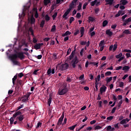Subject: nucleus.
Returning <instances> with one entry per match:
<instances>
[{
	"label": "nucleus",
	"instance_id": "obj_1",
	"mask_svg": "<svg viewBox=\"0 0 131 131\" xmlns=\"http://www.w3.org/2000/svg\"><path fill=\"white\" fill-rule=\"evenodd\" d=\"M11 61L14 64V65H18V61L16 60L17 58H19L20 60H24L25 59V56L24 55L23 52H17V54H12L11 56H9Z\"/></svg>",
	"mask_w": 131,
	"mask_h": 131
},
{
	"label": "nucleus",
	"instance_id": "obj_2",
	"mask_svg": "<svg viewBox=\"0 0 131 131\" xmlns=\"http://www.w3.org/2000/svg\"><path fill=\"white\" fill-rule=\"evenodd\" d=\"M69 89L67 88V85L66 84L64 85V88H62V89H59L58 91V94L59 96H64V95H66Z\"/></svg>",
	"mask_w": 131,
	"mask_h": 131
},
{
	"label": "nucleus",
	"instance_id": "obj_3",
	"mask_svg": "<svg viewBox=\"0 0 131 131\" xmlns=\"http://www.w3.org/2000/svg\"><path fill=\"white\" fill-rule=\"evenodd\" d=\"M24 111H25V110H21L20 111H18L15 112V114L13 115V117L10 119V124H13V123H14V118H16L17 116H19V115H21V114H22V112H24Z\"/></svg>",
	"mask_w": 131,
	"mask_h": 131
},
{
	"label": "nucleus",
	"instance_id": "obj_4",
	"mask_svg": "<svg viewBox=\"0 0 131 131\" xmlns=\"http://www.w3.org/2000/svg\"><path fill=\"white\" fill-rule=\"evenodd\" d=\"M78 62H79V61L78 60V58H77V56H75L71 61L73 68H75V67H76V64H78Z\"/></svg>",
	"mask_w": 131,
	"mask_h": 131
},
{
	"label": "nucleus",
	"instance_id": "obj_5",
	"mask_svg": "<svg viewBox=\"0 0 131 131\" xmlns=\"http://www.w3.org/2000/svg\"><path fill=\"white\" fill-rule=\"evenodd\" d=\"M69 67V64L67 62H66L64 64H62L59 67V69L61 71H64V70H67V69Z\"/></svg>",
	"mask_w": 131,
	"mask_h": 131
},
{
	"label": "nucleus",
	"instance_id": "obj_6",
	"mask_svg": "<svg viewBox=\"0 0 131 131\" xmlns=\"http://www.w3.org/2000/svg\"><path fill=\"white\" fill-rule=\"evenodd\" d=\"M89 65H94V66H96V67H98V64H99V62H89V61H86L85 64V68H88L89 67Z\"/></svg>",
	"mask_w": 131,
	"mask_h": 131
},
{
	"label": "nucleus",
	"instance_id": "obj_7",
	"mask_svg": "<svg viewBox=\"0 0 131 131\" xmlns=\"http://www.w3.org/2000/svg\"><path fill=\"white\" fill-rule=\"evenodd\" d=\"M64 113H62V115L61 116V117H60V118L59 119L58 122H57V125H58V126H60V125H61V124H62V122L63 121V119H64Z\"/></svg>",
	"mask_w": 131,
	"mask_h": 131
},
{
	"label": "nucleus",
	"instance_id": "obj_8",
	"mask_svg": "<svg viewBox=\"0 0 131 131\" xmlns=\"http://www.w3.org/2000/svg\"><path fill=\"white\" fill-rule=\"evenodd\" d=\"M16 120L19 121V122H22L24 120V115L20 114L17 116Z\"/></svg>",
	"mask_w": 131,
	"mask_h": 131
},
{
	"label": "nucleus",
	"instance_id": "obj_9",
	"mask_svg": "<svg viewBox=\"0 0 131 131\" xmlns=\"http://www.w3.org/2000/svg\"><path fill=\"white\" fill-rule=\"evenodd\" d=\"M75 7H76V3L72 1V3L69 5V8L68 9L71 11V10H72V9H74Z\"/></svg>",
	"mask_w": 131,
	"mask_h": 131
},
{
	"label": "nucleus",
	"instance_id": "obj_10",
	"mask_svg": "<svg viewBox=\"0 0 131 131\" xmlns=\"http://www.w3.org/2000/svg\"><path fill=\"white\" fill-rule=\"evenodd\" d=\"M71 11L69 9H68L66 12L64 13L63 15L62 16V18H64V20H67V16L69 14V13H70Z\"/></svg>",
	"mask_w": 131,
	"mask_h": 131
},
{
	"label": "nucleus",
	"instance_id": "obj_11",
	"mask_svg": "<svg viewBox=\"0 0 131 131\" xmlns=\"http://www.w3.org/2000/svg\"><path fill=\"white\" fill-rule=\"evenodd\" d=\"M105 2L106 3L105 5H110V6H112L114 3V0H105Z\"/></svg>",
	"mask_w": 131,
	"mask_h": 131
},
{
	"label": "nucleus",
	"instance_id": "obj_12",
	"mask_svg": "<svg viewBox=\"0 0 131 131\" xmlns=\"http://www.w3.org/2000/svg\"><path fill=\"white\" fill-rule=\"evenodd\" d=\"M106 90H107V87H106V86L101 87L100 89L101 95H102V94H103V93H105V92H106Z\"/></svg>",
	"mask_w": 131,
	"mask_h": 131
},
{
	"label": "nucleus",
	"instance_id": "obj_13",
	"mask_svg": "<svg viewBox=\"0 0 131 131\" xmlns=\"http://www.w3.org/2000/svg\"><path fill=\"white\" fill-rule=\"evenodd\" d=\"M80 33H81V36L80 37H82L83 36V34H84V27H81L80 28Z\"/></svg>",
	"mask_w": 131,
	"mask_h": 131
},
{
	"label": "nucleus",
	"instance_id": "obj_14",
	"mask_svg": "<svg viewBox=\"0 0 131 131\" xmlns=\"http://www.w3.org/2000/svg\"><path fill=\"white\" fill-rule=\"evenodd\" d=\"M17 83V85H20V86H21V88L24 85V83L23 82V81H22V80H18Z\"/></svg>",
	"mask_w": 131,
	"mask_h": 131
},
{
	"label": "nucleus",
	"instance_id": "obj_15",
	"mask_svg": "<svg viewBox=\"0 0 131 131\" xmlns=\"http://www.w3.org/2000/svg\"><path fill=\"white\" fill-rule=\"evenodd\" d=\"M30 23L31 24H35V18L33 16H32L31 17V19H30Z\"/></svg>",
	"mask_w": 131,
	"mask_h": 131
},
{
	"label": "nucleus",
	"instance_id": "obj_16",
	"mask_svg": "<svg viewBox=\"0 0 131 131\" xmlns=\"http://www.w3.org/2000/svg\"><path fill=\"white\" fill-rule=\"evenodd\" d=\"M106 34H107V35H109V36H112V35H113V33H112V32L110 30H107L106 31Z\"/></svg>",
	"mask_w": 131,
	"mask_h": 131
},
{
	"label": "nucleus",
	"instance_id": "obj_17",
	"mask_svg": "<svg viewBox=\"0 0 131 131\" xmlns=\"http://www.w3.org/2000/svg\"><path fill=\"white\" fill-rule=\"evenodd\" d=\"M52 96H51V95H49V98L48 100V104L49 107L50 106H51V104L52 103Z\"/></svg>",
	"mask_w": 131,
	"mask_h": 131
},
{
	"label": "nucleus",
	"instance_id": "obj_18",
	"mask_svg": "<svg viewBox=\"0 0 131 131\" xmlns=\"http://www.w3.org/2000/svg\"><path fill=\"white\" fill-rule=\"evenodd\" d=\"M70 34H71V32H70V31H67L65 32V33H64L62 35V36L65 37V36H67V35H70Z\"/></svg>",
	"mask_w": 131,
	"mask_h": 131
},
{
	"label": "nucleus",
	"instance_id": "obj_19",
	"mask_svg": "<svg viewBox=\"0 0 131 131\" xmlns=\"http://www.w3.org/2000/svg\"><path fill=\"white\" fill-rule=\"evenodd\" d=\"M123 34H126L127 35L128 34H131V32L129 31V30L127 29V30H124V31L123 32Z\"/></svg>",
	"mask_w": 131,
	"mask_h": 131
},
{
	"label": "nucleus",
	"instance_id": "obj_20",
	"mask_svg": "<svg viewBox=\"0 0 131 131\" xmlns=\"http://www.w3.org/2000/svg\"><path fill=\"white\" fill-rule=\"evenodd\" d=\"M21 99H22L21 101L23 102L24 103L26 102V101L28 100V98H27L26 95H24V96L21 97Z\"/></svg>",
	"mask_w": 131,
	"mask_h": 131
},
{
	"label": "nucleus",
	"instance_id": "obj_21",
	"mask_svg": "<svg viewBox=\"0 0 131 131\" xmlns=\"http://www.w3.org/2000/svg\"><path fill=\"white\" fill-rule=\"evenodd\" d=\"M75 54V51H72L71 54L69 56L70 60H72V59H73V57H74Z\"/></svg>",
	"mask_w": 131,
	"mask_h": 131
},
{
	"label": "nucleus",
	"instance_id": "obj_22",
	"mask_svg": "<svg viewBox=\"0 0 131 131\" xmlns=\"http://www.w3.org/2000/svg\"><path fill=\"white\" fill-rule=\"evenodd\" d=\"M45 23H46V21L45 20H42L40 24V27L41 28H43V26H45Z\"/></svg>",
	"mask_w": 131,
	"mask_h": 131
},
{
	"label": "nucleus",
	"instance_id": "obj_23",
	"mask_svg": "<svg viewBox=\"0 0 131 131\" xmlns=\"http://www.w3.org/2000/svg\"><path fill=\"white\" fill-rule=\"evenodd\" d=\"M16 79H17V75H15L14 77L12 78V83L13 85H15V83H16Z\"/></svg>",
	"mask_w": 131,
	"mask_h": 131
},
{
	"label": "nucleus",
	"instance_id": "obj_24",
	"mask_svg": "<svg viewBox=\"0 0 131 131\" xmlns=\"http://www.w3.org/2000/svg\"><path fill=\"white\" fill-rule=\"evenodd\" d=\"M108 25V21L107 20H105L102 23L103 27H106Z\"/></svg>",
	"mask_w": 131,
	"mask_h": 131
},
{
	"label": "nucleus",
	"instance_id": "obj_25",
	"mask_svg": "<svg viewBox=\"0 0 131 131\" xmlns=\"http://www.w3.org/2000/svg\"><path fill=\"white\" fill-rule=\"evenodd\" d=\"M67 81L68 82H71L72 81V76H68L67 78Z\"/></svg>",
	"mask_w": 131,
	"mask_h": 131
},
{
	"label": "nucleus",
	"instance_id": "obj_26",
	"mask_svg": "<svg viewBox=\"0 0 131 131\" xmlns=\"http://www.w3.org/2000/svg\"><path fill=\"white\" fill-rule=\"evenodd\" d=\"M77 126V124H76L71 127H69V129H70V130H74V128Z\"/></svg>",
	"mask_w": 131,
	"mask_h": 131
},
{
	"label": "nucleus",
	"instance_id": "obj_27",
	"mask_svg": "<svg viewBox=\"0 0 131 131\" xmlns=\"http://www.w3.org/2000/svg\"><path fill=\"white\" fill-rule=\"evenodd\" d=\"M34 48L35 50H39L40 49V46H39V43H36L34 46Z\"/></svg>",
	"mask_w": 131,
	"mask_h": 131
},
{
	"label": "nucleus",
	"instance_id": "obj_28",
	"mask_svg": "<svg viewBox=\"0 0 131 131\" xmlns=\"http://www.w3.org/2000/svg\"><path fill=\"white\" fill-rule=\"evenodd\" d=\"M51 3V0H44L45 6H48Z\"/></svg>",
	"mask_w": 131,
	"mask_h": 131
},
{
	"label": "nucleus",
	"instance_id": "obj_29",
	"mask_svg": "<svg viewBox=\"0 0 131 131\" xmlns=\"http://www.w3.org/2000/svg\"><path fill=\"white\" fill-rule=\"evenodd\" d=\"M21 88H22V86H20V85L17 84L15 89L16 90H17V92H21Z\"/></svg>",
	"mask_w": 131,
	"mask_h": 131
},
{
	"label": "nucleus",
	"instance_id": "obj_30",
	"mask_svg": "<svg viewBox=\"0 0 131 131\" xmlns=\"http://www.w3.org/2000/svg\"><path fill=\"white\" fill-rule=\"evenodd\" d=\"M98 2V0H95L93 2H91V6L94 7L96 5V3Z\"/></svg>",
	"mask_w": 131,
	"mask_h": 131
},
{
	"label": "nucleus",
	"instance_id": "obj_31",
	"mask_svg": "<svg viewBox=\"0 0 131 131\" xmlns=\"http://www.w3.org/2000/svg\"><path fill=\"white\" fill-rule=\"evenodd\" d=\"M29 31H30V32H31V35H32V36H34V33L33 32V29H32V28H30L29 29Z\"/></svg>",
	"mask_w": 131,
	"mask_h": 131
},
{
	"label": "nucleus",
	"instance_id": "obj_32",
	"mask_svg": "<svg viewBox=\"0 0 131 131\" xmlns=\"http://www.w3.org/2000/svg\"><path fill=\"white\" fill-rule=\"evenodd\" d=\"M101 78V75L100 74H99L97 78H95V82H97V81H100V79Z\"/></svg>",
	"mask_w": 131,
	"mask_h": 131
},
{
	"label": "nucleus",
	"instance_id": "obj_33",
	"mask_svg": "<svg viewBox=\"0 0 131 131\" xmlns=\"http://www.w3.org/2000/svg\"><path fill=\"white\" fill-rule=\"evenodd\" d=\"M89 20L90 21V22H94V21H95V18L92 17V16H89L88 17Z\"/></svg>",
	"mask_w": 131,
	"mask_h": 131
},
{
	"label": "nucleus",
	"instance_id": "obj_34",
	"mask_svg": "<svg viewBox=\"0 0 131 131\" xmlns=\"http://www.w3.org/2000/svg\"><path fill=\"white\" fill-rule=\"evenodd\" d=\"M121 4L123 6H125V5H127V4H128V2L127 1H120Z\"/></svg>",
	"mask_w": 131,
	"mask_h": 131
},
{
	"label": "nucleus",
	"instance_id": "obj_35",
	"mask_svg": "<svg viewBox=\"0 0 131 131\" xmlns=\"http://www.w3.org/2000/svg\"><path fill=\"white\" fill-rule=\"evenodd\" d=\"M81 7H82V4L80 2L77 8L78 11H80L81 10Z\"/></svg>",
	"mask_w": 131,
	"mask_h": 131
},
{
	"label": "nucleus",
	"instance_id": "obj_36",
	"mask_svg": "<svg viewBox=\"0 0 131 131\" xmlns=\"http://www.w3.org/2000/svg\"><path fill=\"white\" fill-rule=\"evenodd\" d=\"M112 78H113L112 77H111L110 78L107 77L106 79V81L107 83H108V82H110V81H111V80H112Z\"/></svg>",
	"mask_w": 131,
	"mask_h": 131
},
{
	"label": "nucleus",
	"instance_id": "obj_37",
	"mask_svg": "<svg viewBox=\"0 0 131 131\" xmlns=\"http://www.w3.org/2000/svg\"><path fill=\"white\" fill-rule=\"evenodd\" d=\"M50 17L49 16V15L46 14L45 15V20H46V21H47L48 22V21H50Z\"/></svg>",
	"mask_w": 131,
	"mask_h": 131
},
{
	"label": "nucleus",
	"instance_id": "obj_38",
	"mask_svg": "<svg viewBox=\"0 0 131 131\" xmlns=\"http://www.w3.org/2000/svg\"><path fill=\"white\" fill-rule=\"evenodd\" d=\"M121 13H122V11L119 10L118 11V13L115 15V17H119V16H120V15H121Z\"/></svg>",
	"mask_w": 131,
	"mask_h": 131
},
{
	"label": "nucleus",
	"instance_id": "obj_39",
	"mask_svg": "<svg viewBox=\"0 0 131 131\" xmlns=\"http://www.w3.org/2000/svg\"><path fill=\"white\" fill-rule=\"evenodd\" d=\"M122 57V53H120L118 55H116V59H119Z\"/></svg>",
	"mask_w": 131,
	"mask_h": 131
},
{
	"label": "nucleus",
	"instance_id": "obj_40",
	"mask_svg": "<svg viewBox=\"0 0 131 131\" xmlns=\"http://www.w3.org/2000/svg\"><path fill=\"white\" fill-rule=\"evenodd\" d=\"M111 74H112V73L111 71H108L105 73V76H110Z\"/></svg>",
	"mask_w": 131,
	"mask_h": 131
},
{
	"label": "nucleus",
	"instance_id": "obj_41",
	"mask_svg": "<svg viewBox=\"0 0 131 131\" xmlns=\"http://www.w3.org/2000/svg\"><path fill=\"white\" fill-rule=\"evenodd\" d=\"M89 5V2H85L83 5V10L86 9V6Z\"/></svg>",
	"mask_w": 131,
	"mask_h": 131
},
{
	"label": "nucleus",
	"instance_id": "obj_42",
	"mask_svg": "<svg viewBox=\"0 0 131 131\" xmlns=\"http://www.w3.org/2000/svg\"><path fill=\"white\" fill-rule=\"evenodd\" d=\"M118 45H117V43H115V44H114V47H113V51H116V50H117V47H118Z\"/></svg>",
	"mask_w": 131,
	"mask_h": 131
},
{
	"label": "nucleus",
	"instance_id": "obj_43",
	"mask_svg": "<svg viewBox=\"0 0 131 131\" xmlns=\"http://www.w3.org/2000/svg\"><path fill=\"white\" fill-rule=\"evenodd\" d=\"M122 70L123 71H124V70H129V67H128L127 66H125L123 67Z\"/></svg>",
	"mask_w": 131,
	"mask_h": 131
},
{
	"label": "nucleus",
	"instance_id": "obj_44",
	"mask_svg": "<svg viewBox=\"0 0 131 131\" xmlns=\"http://www.w3.org/2000/svg\"><path fill=\"white\" fill-rule=\"evenodd\" d=\"M42 124V123H41V122H38L37 126L36 127V128H38V127H41Z\"/></svg>",
	"mask_w": 131,
	"mask_h": 131
},
{
	"label": "nucleus",
	"instance_id": "obj_45",
	"mask_svg": "<svg viewBox=\"0 0 131 131\" xmlns=\"http://www.w3.org/2000/svg\"><path fill=\"white\" fill-rule=\"evenodd\" d=\"M104 42H105L104 40H101L99 43V47H104Z\"/></svg>",
	"mask_w": 131,
	"mask_h": 131
},
{
	"label": "nucleus",
	"instance_id": "obj_46",
	"mask_svg": "<svg viewBox=\"0 0 131 131\" xmlns=\"http://www.w3.org/2000/svg\"><path fill=\"white\" fill-rule=\"evenodd\" d=\"M51 73H52V69L50 68L47 71V75H49V76H50Z\"/></svg>",
	"mask_w": 131,
	"mask_h": 131
},
{
	"label": "nucleus",
	"instance_id": "obj_47",
	"mask_svg": "<svg viewBox=\"0 0 131 131\" xmlns=\"http://www.w3.org/2000/svg\"><path fill=\"white\" fill-rule=\"evenodd\" d=\"M57 15H58V12H55L54 14L52 15L53 20H55L56 19Z\"/></svg>",
	"mask_w": 131,
	"mask_h": 131
},
{
	"label": "nucleus",
	"instance_id": "obj_48",
	"mask_svg": "<svg viewBox=\"0 0 131 131\" xmlns=\"http://www.w3.org/2000/svg\"><path fill=\"white\" fill-rule=\"evenodd\" d=\"M122 103H123L122 100H121L119 102V103H118V107L119 109V108H120V107H121V105H122Z\"/></svg>",
	"mask_w": 131,
	"mask_h": 131
},
{
	"label": "nucleus",
	"instance_id": "obj_49",
	"mask_svg": "<svg viewBox=\"0 0 131 131\" xmlns=\"http://www.w3.org/2000/svg\"><path fill=\"white\" fill-rule=\"evenodd\" d=\"M52 32H54V31H56V25H53L52 26V28L51 29V31Z\"/></svg>",
	"mask_w": 131,
	"mask_h": 131
},
{
	"label": "nucleus",
	"instance_id": "obj_50",
	"mask_svg": "<svg viewBox=\"0 0 131 131\" xmlns=\"http://www.w3.org/2000/svg\"><path fill=\"white\" fill-rule=\"evenodd\" d=\"M99 84V82H98L97 81L95 82V88L96 91L98 92L99 91V89H98V85Z\"/></svg>",
	"mask_w": 131,
	"mask_h": 131
},
{
	"label": "nucleus",
	"instance_id": "obj_51",
	"mask_svg": "<svg viewBox=\"0 0 131 131\" xmlns=\"http://www.w3.org/2000/svg\"><path fill=\"white\" fill-rule=\"evenodd\" d=\"M84 51V49H82L81 50V51L80 52V55L81 56V57H82L83 56V52Z\"/></svg>",
	"mask_w": 131,
	"mask_h": 131
},
{
	"label": "nucleus",
	"instance_id": "obj_52",
	"mask_svg": "<svg viewBox=\"0 0 131 131\" xmlns=\"http://www.w3.org/2000/svg\"><path fill=\"white\" fill-rule=\"evenodd\" d=\"M120 124H124V123H126V120L123 119L122 121L120 122Z\"/></svg>",
	"mask_w": 131,
	"mask_h": 131
},
{
	"label": "nucleus",
	"instance_id": "obj_53",
	"mask_svg": "<svg viewBox=\"0 0 131 131\" xmlns=\"http://www.w3.org/2000/svg\"><path fill=\"white\" fill-rule=\"evenodd\" d=\"M73 21H74V17H71L69 21L70 24H71Z\"/></svg>",
	"mask_w": 131,
	"mask_h": 131
},
{
	"label": "nucleus",
	"instance_id": "obj_54",
	"mask_svg": "<svg viewBox=\"0 0 131 131\" xmlns=\"http://www.w3.org/2000/svg\"><path fill=\"white\" fill-rule=\"evenodd\" d=\"M114 118V117L113 116H110V117H108L106 119L107 120H110V121H111V120H112Z\"/></svg>",
	"mask_w": 131,
	"mask_h": 131
},
{
	"label": "nucleus",
	"instance_id": "obj_55",
	"mask_svg": "<svg viewBox=\"0 0 131 131\" xmlns=\"http://www.w3.org/2000/svg\"><path fill=\"white\" fill-rule=\"evenodd\" d=\"M100 128H102V127L100 125H97L95 127V129H100Z\"/></svg>",
	"mask_w": 131,
	"mask_h": 131
},
{
	"label": "nucleus",
	"instance_id": "obj_56",
	"mask_svg": "<svg viewBox=\"0 0 131 131\" xmlns=\"http://www.w3.org/2000/svg\"><path fill=\"white\" fill-rule=\"evenodd\" d=\"M124 84V83L123 82H119V86H120V88L123 87Z\"/></svg>",
	"mask_w": 131,
	"mask_h": 131
},
{
	"label": "nucleus",
	"instance_id": "obj_57",
	"mask_svg": "<svg viewBox=\"0 0 131 131\" xmlns=\"http://www.w3.org/2000/svg\"><path fill=\"white\" fill-rule=\"evenodd\" d=\"M70 53H71V48H69V49L67 52V56H68V55H69V54H70Z\"/></svg>",
	"mask_w": 131,
	"mask_h": 131
},
{
	"label": "nucleus",
	"instance_id": "obj_58",
	"mask_svg": "<svg viewBox=\"0 0 131 131\" xmlns=\"http://www.w3.org/2000/svg\"><path fill=\"white\" fill-rule=\"evenodd\" d=\"M81 17V14H80V13H77L76 14V17L78 19Z\"/></svg>",
	"mask_w": 131,
	"mask_h": 131
},
{
	"label": "nucleus",
	"instance_id": "obj_59",
	"mask_svg": "<svg viewBox=\"0 0 131 131\" xmlns=\"http://www.w3.org/2000/svg\"><path fill=\"white\" fill-rule=\"evenodd\" d=\"M80 45L81 46H85V45H86V41H82L80 42Z\"/></svg>",
	"mask_w": 131,
	"mask_h": 131
},
{
	"label": "nucleus",
	"instance_id": "obj_60",
	"mask_svg": "<svg viewBox=\"0 0 131 131\" xmlns=\"http://www.w3.org/2000/svg\"><path fill=\"white\" fill-rule=\"evenodd\" d=\"M18 76L19 78H21L23 76H24V74H23V73H20L18 74Z\"/></svg>",
	"mask_w": 131,
	"mask_h": 131
},
{
	"label": "nucleus",
	"instance_id": "obj_61",
	"mask_svg": "<svg viewBox=\"0 0 131 131\" xmlns=\"http://www.w3.org/2000/svg\"><path fill=\"white\" fill-rule=\"evenodd\" d=\"M43 39L44 41H48L50 40V39H51V38H49V37H46L45 38Z\"/></svg>",
	"mask_w": 131,
	"mask_h": 131
},
{
	"label": "nucleus",
	"instance_id": "obj_62",
	"mask_svg": "<svg viewBox=\"0 0 131 131\" xmlns=\"http://www.w3.org/2000/svg\"><path fill=\"white\" fill-rule=\"evenodd\" d=\"M33 42L34 43H36L37 42V39L35 37L33 38Z\"/></svg>",
	"mask_w": 131,
	"mask_h": 131
},
{
	"label": "nucleus",
	"instance_id": "obj_63",
	"mask_svg": "<svg viewBox=\"0 0 131 131\" xmlns=\"http://www.w3.org/2000/svg\"><path fill=\"white\" fill-rule=\"evenodd\" d=\"M116 111V107H114L112 110L111 113H115V111Z\"/></svg>",
	"mask_w": 131,
	"mask_h": 131
},
{
	"label": "nucleus",
	"instance_id": "obj_64",
	"mask_svg": "<svg viewBox=\"0 0 131 131\" xmlns=\"http://www.w3.org/2000/svg\"><path fill=\"white\" fill-rule=\"evenodd\" d=\"M103 102L102 101H98L99 107H102V104Z\"/></svg>",
	"mask_w": 131,
	"mask_h": 131
}]
</instances>
